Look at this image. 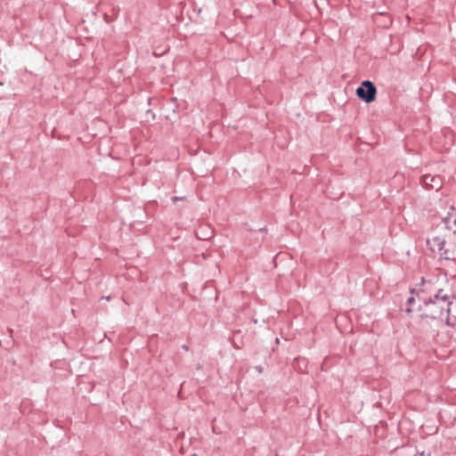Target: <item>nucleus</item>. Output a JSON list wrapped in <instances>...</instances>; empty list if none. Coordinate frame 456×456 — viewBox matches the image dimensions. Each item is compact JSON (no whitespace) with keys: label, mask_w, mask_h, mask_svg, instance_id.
Returning <instances> with one entry per match:
<instances>
[{"label":"nucleus","mask_w":456,"mask_h":456,"mask_svg":"<svg viewBox=\"0 0 456 456\" xmlns=\"http://www.w3.org/2000/svg\"><path fill=\"white\" fill-rule=\"evenodd\" d=\"M451 305L450 302H443V305H439V304L433 302L429 305V309L428 310V313L425 314L426 317L430 318H437L443 315L444 310L445 309L444 306H446V311L449 312V305Z\"/></svg>","instance_id":"obj_4"},{"label":"nucleus","mask_w":456,"mask_h":456,"mask_svg":"<svg viewBox=\"0 0 456 456\" xmlns=\"http://www.w3.org/2000/svg\"><path fill=\"white\" fill-rule=\"evenodd\" d=\"M173 200H174V201H175V200H179V198L175 197V198H173Z\"/></svg>","instance_id":"obj_6"},{"label":"nucleus","mask_w":456,"mask_h":456,"mask_svg":"<svg viewBox=\"0 0 456 456\" xmlns=\"http://www.w3.org/2000/svg\"><path fill=\"white\" fill-rule=\"evenodd\" d=\"M173 200H174V201H175V200H179V198L175 197V198H173Z\"/></svg>","instance_id":"obj_5"},{"label":"nucleus","mask_w":456,"mask_h":456,"mask_svg":"<svg viewBox=\"0 0 456 456\" xmlns=\"http://www.w3.org/2000/svg\"><path fill=\"white\" fill-rule=\"evenodd\" d=\"M456 219L446 217L442 225L436 226L428 244L441 257L456 261Z\"/></svg>","instance_id":"obj_1"},{"label":"nucleus","mask_w":456,"mask_h":456,"mask_svg":"<svg viewBox=\"0 0 456 456\" xmlns=\"http://www.w3.org/2000/svg\"><path fill=\"white\" fill-rule=\"evenodd\" d=\"M422 183L428 190L439 191L444 184V178L440 175H425L422 177Z\"/></svg>","instance_id":"obj_3"},{"label":"nucleus","mask_w":456,"mask_h":456,"mask_svg":"<svg viewBox=\"0 0 456 456\" xmlns=\"http://www.w3.org/2000/svg\"><path fill=\"white\" fill-rule=\"evenodd\" d=\"M376 93L375 86L368 80L363 81L361 86L356 89V95L368 103L375 101Z\"/></svg>","instance_id":"obj_2"}]
</instances>
